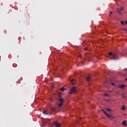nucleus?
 <instances>
[{"label": "nucleus", "mask_w": 127, "mask_h": 127, "mask_svg": "<svg viewBox=\"0 0 127 127\" xmlns=\"http://www.w3.org/2000/svg\"><path fill=\"white\" fill-rule=\"evenodd\" d=\"M109 58H111L112 60H118V56L116 53L113 54L112 52L109 53Z\"/></svg>", "instance_id": "f257e3e1"}, {"label": "nucleus", "mask_w": 127, "mask_h": 127, "mask_svg": "<svg viewBox=\"0 0 127 127\" xmlns=\"http://www.w3.org/2000/svg\"><path fill=\"white\" fill-rule=\"evenodd\" d=\"M76 92H77V89L76 88V87H72L70 89V92H69V94H73V93H76Z\"/></svg>", "instance_id": "f03ea898"}, {"label": "nucleus", "mask_w": 127, "mask_h": 127, "mask_svg": "<svg viewBox=\"0 0 127 127\" xmlns=\"http://www.w3.org/2000/svg\"><path fill=\"white\" fill-rule=\"evenodd\" d=\"M63 102H64V99L62 98H60L59 100V107H62L63 106Z\"/></svg>", "instance_id": "7ed1b4c3"}, {"label": "nucleus", "mask_w": 127, "mask_h": 127, "mask_svg": "<svg viewBox=\"0 0 127 127\" xmlns=\"http://www.w3.org/2000/svg\"><path fill=\"white\" fill-rule=\"evenodd\" d=\"M117 10L119 14H120V15H122V12L121 11L124 10V7H121L120 9L119 8H117Z\"/></svg>", "instance_id": "20e7f679"}, {"label": "nucleus", "mask_w": 127, "mask_h": 127, "mask_svg": "<svg viewBox=\"0 0 127 127\" xmlns=\"http://www.w3.org/2000/svg\"><path fill=\"white\" fill-rule=\"evenodd\" d=\"M102 111L104 113V114H105V115H106L108 117V118H109V119L112 118V116L110 115V114L106 113V111H105V110L102 109Z\"/></svg>", "instance_id": "39448f33"}, {"label": "nucleus", "mask_w": 127, "mask_h": 127, "mask_svg": "<svg viewBox=\"0 0 127 127\" xmlns=\"http://www.w3.org/2000/svg\"><path fill=\"white\" fill-rule=\"evenodd\" d=\"M127 87V85L125 84L120 85L118 86V88H120V89H124V88H126Z\"/></svg>", "instance_id": "423d86ee"}, {"label": "nucleus", "mask_w": 127, "mask_h": 127, "mask_svg": "<svg viewBox=\"0 0 127 127\" xmlns=\"http://www.w3.org/2000/svg\"><path fill=\"white\" fill-rule=\"evenodd\" d=\"M55 127H61V125L58 122H55Z\"/></svg>", "instance_id": "0eeeda50"}, {"label": "nucleus", "mask_w": 127, "mask_h": 127, "mask_svg": "<svg viewBox=\"0 0 127 127\" xmlns=\"http://www.w3.org/2000/svg\"><path fill=\"white\" fill-rule=\"evenodd\" d=\"M71 83L72 84V85H75V84L76 83V80H75L74 79H72L71 80Z\"/></svg>", "instance_id": "6e6552de"}, {"label": "nucleus", "mask_w": 127, "mask_h": 127, "mask_svg": "<svg viewBox=\"0 0 127 127\" xmlns=\"http://www.w3.org/2000/svg\"><path fill=\"white\" fill-rule=\"evenodd\" d=\"M86 80L87 82H90V80H91V77L90 76H88L86 78Z\"/></svg>", "instance_id": "1a4fd4ad"}, {"label": "nucleus", "mask_w": 127, "mask_h": 127, "mask_svg": "<svg viewBox=\"0 0 127 127\" xmlns=\"http://www.w3.org/2000/svg\"><path fill=\"white\" fill-rule=\"evenodd\" d=\"M126 123H127V121H123L122 122L123 126H125V127H127V125Z\"/></svg>", "instance_id": "9d476101"}, {"label": "nucleus", "mask_w": 127, "mask_h": 127, "mask_svg": "<svg viewBox=\"0 0 127 127\" xmlns=\"http://www.w3.org/2000/svg\"><path fill=\"white\" fill-rule=\"evenodd\" d=\"M121 96L123 99H126L127 98V96L125 94H121Z\"/></svg>", "instance_id": "9b49d317"}, {"label": "nucleus", "mask_w": 127, "mask_h": 127, "mask_svg": "<svg viewBox=\"0 0 127 127\" xmlns=\"http://www.w3.org/2000/svg\"><path fill=\"white\" fill-rule=\"evenodd\" d=\"M61 91H62V92H64V91H65V88L64 87H62L60 88Z\"/></svg>", "instance_id": "f8f14e48"}, {"label": "nucleus", "mask_w": 127, "mask_h": 127, "mask_svg": "<svg viewBox=\"0 0 127 127\" xmlns=\"http://www.w3.org/2000/svg\"><path fill=\"white\" fill-rule=\"evenodd\" d=\"M43 113L44 115H47V111L46 110H43Z\"/></svg>", "instance_id": "ddd939ff"}, {"label": "nucleus", "mask_w": 127, "mask_h": 127, "mask_svg": "<svg viewBox=\"0 0 127 127\" xmlns=\"http://www.w3.org/2000/svg\"><path fill=\"white\" fill-rule=\"evenodd\" d=\"M121 23L123 24V25H125V22L124 21H121Z\"/></svg>", "instance_id": "4468645a"}, {"label": "nucleus", "mask_w": 127, "mask_h": 127, "mask_svg": "<svg viewBox=\"0 0 127 127\" xmlns=\"http://www.w3.org/2000/svg\"><path fill=\"white\" fill-rule=\"evenodd\" d=\"M122 110H123V111H125V110H126V107H125V106H123V107L122 108Z\"/></svg>", "instance_id": "2eb2a0df"}, {"label": "nucleus", "mask_w": 127, "mask_h": 127, "mask_svg": "<svg viewBox=\"0 0 127 127\" xmlns=\"http://www.w3.org/2000/svg\"><path fill=\"white\" fill-rule=\"evenodd\" d=\"M107 111H108V112H111V109H109V108H106Z\"/></svg>", "instance_id": "dca6fc26"}, {"label": "nucleus", "mask_w": 127, "mask_h": 127, "mask_svg": "<svg viewBox=\"0 0 127 127\" xmlns=\"http://www.w3.org/2000/svg\"><path fill=\"white\" fill-rule=\"evenodd\" d=\"M84 50H85V51H87V50H88V48H85Z\"/></svg>", "instance_id": "f3484780"}, {"label": "nucleus", "mask_w": 127, "mask_h": 127, "mask_svg": "<svg viewBox=\"0 0 127 127\" xmlns=\"http://www.w3.org/2000/svg\"><path fill=\"white\" fill-rule=\"evenodd\" d=\"M105 96H107L108 97H109V95H108L107 94H105Z\"/></svg>", "instance_id": "a211bd4d"}, {"label": "nucleus", "mask_w": 127, "mask_h": 127, "mask_svg": "<svg viewBox=\"0 0 127 127\" xmlns=\"http://www.w3.org/2000/svg\"><path fill=\"white\" fill-rule=\"evenodd\" d=\"M112 85H113V86H115V83H112Z\"/></svg>", "instance_id": "6ab92c4d"}, {"label": "nucleus", "mask_w": 127, "mask_h": 127, "mask_svg": "<svg viewBox=\"0 0 127 127\" xmlns=\"http://www.w3.org/2000/svg\"><path fill=\"white\" fill-rule=\"evenodd\" d=\"M124 70L125 71H127V68H125Z\"/></svg>", "instance_id": "aec40b11"}, {"label": "nucleus", "mask_w": 127, "mask_h": 127, "mask_svg": "<svg viewBox=\"0 0 127 127\" xmlns=\"http://www.w3.org/2000/svg\"><path fill=\"white\" fill-rule=\"evenodd\" d=\"M124 30L127 32V29H124Z\"/></svg>", "instance_id": "412c9836"}, {"label": "nucleus", "mask_w": 127, "mask_h": 127, "mask_svg": "<svg viewBox=\"0 0 127 127\" xmlns=\"http://www.w3.org/2000/svg\"><path fill=\"white\" fill-rule=\"evenodd\" d=\"M52 111H54V108H52Z\"/></svg>", "instance_id": "4be33fe9"}, {"label": "nucleus", "mask_w": 127, "mask_h": 127, "mask_svg": "<svg viewBox=\"0 0 127 127\" xmlns=\"http://www.w3.org/2000/svg\"><path fill=\"white\" fill-rule=\"evenodd\" d=\"M110 14H112V13H113V12H110Z\"/></svg>", "instance_id": "5701e85b"}, {"label": "nucleus", "mask_w": 127, "mask_h": 127, "mask_svg": "<svg viewBox=\"0 0 127 127\" xmlns=\"http://www.w3.org/2000/svg\"><path fill=\"white\" fill-rule=\"evenodd\" d=\"M125 81H127V78H125Z\"/></svg>", "instance_id": "b1692460"}, {"label": "nucleus", "mask_w": 127, "mask_h": 127, "mask_svg": "<svg viewBox=\"0 0 127 127\" xmlns=\"http://www.w3.org/2000/svg\"><path fill=\"white\" fill-rule=\"evenodd\" d=\"M126 24H127V21H126Z\"/></svg>", "instance_id": "393cba45"}]
</instances>
